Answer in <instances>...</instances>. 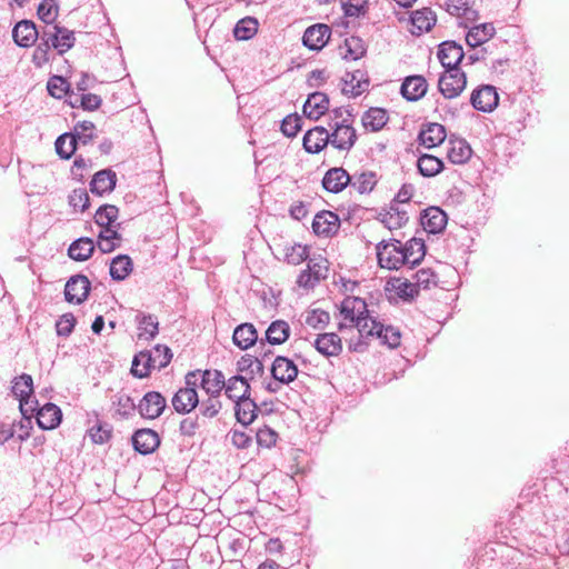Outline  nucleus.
I'll use <instances>...</instances> for the list:
<instances>
[{"label": "nucleus", "mask_w": 569, "mask_h": 569, "mask_svg": "<svg viewBox=\"0 0 569 569\" xmlns=\"http://www.w3.org/2000/svg\"><path fill=\"white\" fill-rule=\"evenodd\" d=\"M38 32L39 42L32 53V62L37 68H42L50 61V49L63 54L74 46V32L64 27L48 24Z\"/></svg>", "instance_id": "nucleus-1"}, {"label": "nucleus", "mask_w": 569, "mask_h": 569, "mask_svg": "<svg viewBox=\"0 0 569 569\" xmlns=\"http://www.w3.org/2000/svg\"><path fill=\"white\" fill-rule=\"evenodd\" d=\"M172 359L170 348L163 345H157L149 351H141L133 357L131 373L137 378L147 377L152 369L161 370L167 367Z\"/></svg>", "instance_id": "nucleus-2"}, {"label": "nucleus", "mask_w": 569, "mask_h": 569, "mask_svg": "<svg viewBox=\"0 0 569 569\" xmlns=\"http://www.w3.org/2000/svg\"><path fill=\"white\" fill-rule=\"evenodd\" d=\"M200 370L190 371L184 378V388H180L172 398V406L178 413H189L198 403L197 387L199 386Z\"/></svg>", "instance_id": "nucleus-3"}, {"label": "nucleus", "mask_w": 569, "mask_h": 569, "mask_svg": "<svg viewBox=\"0 0 569 569\" xmlns=\"http://www.w3.org/2000/svg\"><path fill=\"white\" fill-rule=\"evenodd\" d=\"M403 257L405 256L401 251V242L399 240H382L377 244V258L381 268L398 270L405 266Z\"/></svg>", "instance_id": "nucleus-4"}, {"label": "nucleus", "mask_w": 569, "mask_h": 569, "mask_svg": "<svg viewBox=\"0 0 569 569\" xmlns=\"http://www.w3.org/2000/svg\"><path fill=\"white\" fill-rule=\"evenodd\" d=\"M329 127L333 129L332 133H329V142L332 147L341 151H349L355 146L357 132L349 123V119H342L333 123L329 122Z\"/></svg>", "instance_id": "nucleus-5"}, {"label": "nucleus", "mask_w": 569, "mask_h": 569, "mask_svg": "<svg viewBox=\"0 0 569 569\" xmlns=\"http://www.w3.org/2000/svg\"><path fill=\"white\" fill-rule=\"evenodd\" d=\"M466 86L467 77L461 70H446L438 82L439 91L447 99L458 97Z\"/></svg>", "instance_id": "nucleus-6"}, {"label": "nucleus", "mask_w": 569, "mask_h": 569, "mask_svg": "<svg viewBox=\"0 0 569 569\" xmlns=\"http://www.w3.org/2000/svg\"><path fill=\"white\" fill-rule=\"evenodd\" d=\"M472 107L482 112H491L499 103V96L493 86L482 84L470 97Z\"/></svg>", "instance_id": "nucleus-7"}, {"label": "nucleus", "mask_w": 569, "mask_h": 569, "mask_svg": "<svg viewBox=\"0 0 569 569\" xmlns=\"http://www.w3.org/2000/svg\"><path fill=\"white\" fill-rule=\"evenodd\" d=\"M91 289L89 279L83 274L72 276L66 283L64 297L70 303L83 302Z\"/></svg>", "instance_id": "nucleus-8"}, {"label": "nucleus", "mask_w": 569, "mask_h": 569, "mask_svg": "<svg viewBox=\"0 0 569 569\" xmlns=\"http://www.w3.org/2000/svg\"><path fill=\"white\" fill-rule=\"evenodd\" d=\"M355 326L359 331L360 339L357 342L351 343L350 349L356 352H363L368 345L362 339L376 337L378 330H381V323L372 318L368 312L360 317Z\"/></svg>", "instance_id": "nucleus-9"}, {"label": "nucleus", "mask_w": 569, "mask_h": 569, "mask_svg": "<svg viewBox=\"0 0 569 569\" xmlns=\"http://www.w3.org/2000/svg\"><path fill=\"white\" fill-rule=\"evenodd\" d=\"M438 58L446 70H460L458 66L465 59V52L455 41H445L439 46Z\"/></svg>", "instance_id": "nucleus-10"}, {"label": "nucleus", "mask_w": 569, "mask_h": 569, "mask_svg": "<svg viewBox=\"0 0 569 569\" xmlns=\"http://www.w3.org/2000/svg\"><path fill=\"white\" fill-rule=\"evenodd\" d=\"M166 406V399L160 392L149 391L140 400L138 409L143 418L156 419L161 416Z\"/></svg>", "instance_id": "nucleus-11"}, {"label": "nucleus", "mask_w": 569, "mask_h": 569, "mask_svg": "<svg viewBox=\"0 0 569 569\" xmlns=\"http://www.w3.org/2000/svg\"><path fill=\"white\" fill-rule=\"evenodd\" d=\"M331 36V29L325 23H317L307 28L303 33L302 42L310 50L322 49Z\"/></svg>", "instance_id": "nucleus-12"}, {"label": "nucleus", "mask_w": 569, "mask_h": 569, "mask_svg": "<svg viewBox=\"0 0 569 569\" xmlns=\"http://www.w3.org/2000/svg\"><path fill=\"white\" fill-rule=\"evenodd\" d=\"M339 226V217L332 211H321L315 216L312 221L313 232L320 237L333 236L338 231Z\"/></svg>", "instance_id": "nucleus-13"}, {"label": "nucleus", "mask_w": 569, "mask_h": 569, "mask_svg": "<svg viewBox=\"0 0 569 569\" xmlns=\"http://www.w3.org/2000/svg\"><path fill=\"white\" fill-rule=\"evenodd\" d=\"M351 176L342 167L329 169L322 179V187L332 193L341 192L347 186H350Z\"/></svg>", "instance_id": "nucleus-14"}, {"label": "nucleus", "mask_w": 569, "mask_h": 569, "mask_svg": "<svg viewBox=\"0 0 569 569\" xmlns=\"http://www.w3.org/2000/svg\"><path fill=\"white\" fill-rule=\"evenodd\" d=\"M271 375L279 383H290L298 376L296 363L287 357L278 356L271 367Z\"/></svg>", "instance_id": "nucleus-15"}, {"label": "nucleus", "mask_w": 569, "mask_h": 569, "mask_svg": "<svg viewBox=\"0 0 569 569\" xmlns=\"http://www.w3.org/2000/svg\"><path fill=\"white\" fill-rule=\"evenodd\" d=\"M38 31L39 29L31 20H21L14 26L12 38L19 47L29 48L38 40Z\"/></svg>", "instance_id": "nucleus-16"}, {"label": "nucleus", "mask_w": 569, "mask_h": 569, "mask_svg": "<svg viewBox=\"0 0 569 569\" xmlns=\"http://www.w3.org/2000/svg\"><path fill=\"white\" fill-rule=\"evenodd\" d=\"M329 131L323 127L309 129L303 136V148L308 153H319L330 144Z\"/></svg>", "instance_id": "nucleus-17"}, {"label": "nucleus", "mask_w": 569, "mask_h": 569, "mask_svg": "<svg viewBox=\"0 0 569 569\" xmlns=\"http://www.w3.org/2000/svg\"><path fill=\"white\" fill-rule=\"evenodd\" d=\"M420 222L427 232L436 234L446 228L447 214L439 207H429L423 210Z\"/></svg>", "instance_id": "nucleus-18"}, {"label": "nucleus", "mask_w": 569, "mask_h": 569, "mask_svg": "<svg viewBox=\"0 0 569 569\" xmlns=\"http://www.w3.org/2000/svg\"><path fill=\"white\" fill-rule=\"evenodd\" d=\"M447 137L445 126L438 122H429L422 126L418 140L428 149L441 144Z\"/></svg>", "instance_id": "nucleus-19"}, {"label": "nucleus", "mask_w": 569, "mask_h": 569, "mask_svg": "<svg viewBox=\"0 0 569 569\" xmlns=\"http://www.w3.org/2000/svg\"><path fill=\"white\" fill-rule=\"evenodd\" d=\"M328 110L329 97L320 91L310 93L303 104V113L311 120L320 119Z\"/></svg>", "instance_id": "nucleus-20"}, {"label": "nucleus", "mask_w": 569, "mask_h": 569, "mask_svg": "<svg viewBox=\"0 0 569 569\" xmlns=\"http://www.w3.org/2000/svg\"><path fill=\"white\" fill-rule=\"evenodd\" d=\"M199 386L211 397H219L226 386V379L220 370H200Z\"/></svg>", "instance_id": "nucleus-21"}, {"label": "nucleus", "mask_w": 569, "mask_h": 569, "mask_svg": "<svg viewBox=\"0 0 569 569\" xmlns=\"http://www.w3.org/2000/svg\"><path fill=\"white\" fill-rule=\"evenodd\" d=\"M340 313L345 321H349L350 326H355L360 317L368 313L367 303L358 297H347L341 302Z\"/></svg>", "instance_id": "nucleus-22"}, {"label": "nucleus", "mask_w": 569, "mask_h": 569, "mask_svg": "<svg viewBox=\"0 0 569 569\" xmlns=\"http://www.w3.org/2000/svg\"><path fill=\"white\" fill-rule=\"evenodd\" d=\"M134 449L141 455L152 453L160 445L158 433L151 429H140L132 436Z\"/></svg>", "instance_id": "nucleus-23"}, {"label": "nucleus", "mask_w": 569, "mask_h": 569, "mask_svg": "<svg viewBox=\"0 0 569 569\" xmlns=\"http://www.w3.org/2000/svg\"><path fill=\"white\" fill-rule=\"evenodd\" d=\"M428 89L427 80L422 76H409L405 78L400 92L408 101H418Z\"/></svg>", "instance_id": "nucleus-24"}, {"label": "nucleus", "mask_w": 569, "mask_h": 569, "mask_svg": "<svg viewBox=\"0 0 569 569\" xmlns=\"http://www.w3.org/2000/svg\"><path fill=\"white\" fill-rule=\"evenodd\" d=\"M36 419L41 429L51 430L60 425L62 412L57 405L48 402L37 411Z\"/></svg>", "instance_id": "nucleus-25"}, {"label": "nucleus", "mask_w": 569, "mask_h": 569, "mask_svg": "<svg viewBox=\"0 0 569 569\" xmlns=\"http://www.w3.org/2000/svg\"><path fill=\"white\" fill-rule=\"evenodd\" d=\"M313 346L325 357H336L342 351L341 338L335 332L318 335Z\"/></svg>", "instance_id": "nucleus-26"}, {"label": "nucleus", "mask_w": 569, "mask_h": 569, "mask_svg": "<svg viewBox=\"0 0 569 569\" xmlns=\"http://www.w3.org/2000/svg\"><path fill=\"white\" fill-rule=\"evenodd\" d=\"M117 183V174L111 169H102L94 173L90 182V191L98 196H103L113 191Z\"/></svg>", "instance_id": "nucleus-27"}, {"label": "nucleus", "mask_w": 569, "mask_h": 569, "mask_svg": "<svg viewBox=\"0 0 569 569\" xmlns=\"http://www.w3.org/2000/svg\"><path fill=\"white\" fill-rule=\"evenodd\" d=\"M236 418L243 427L251 425L258 417L259 408L250 396L236 401Z\"/></svg>", "instance_id": "nucleus-28"}, {"label": "nucleus", "mask_w": 569, "mask_h": 569, "mask_svg": "<svg viewBox=\"0 0 569 569\" xmlns=\"http://www.w3.org/2000/svg\"><path fill=\"white\" fill-rule=\"evenodd\" d=\"M496 33V29L492 23H481L473 26L469 29L466 34V42L472 49L482 46L490 40Z\"/></svg>", "instance_id": "nucleus-29"}, {"label": "nucleus", "mask_w": 569, "mask_h": 569, "mask_svg": "<svg viewBox=\"0 0 569 569\" xmlns=\"http://www.w3.org/2000/svg\"><path fill=\"white\" fill-rule=\"evenodd\" d=\"M226 396L234 401L241 400L250 396V385L248 377L241 375L233 376L226 381L224 386Z\"/></svg>", "instance_id": "nucleus-30"}, {"label": "nucleus", "mask_w": 569, "mask_h": 569, "mask_svg": "<svg viewBox=\"0 0 569 569\" xmlns=\"http://www.w3.org/2000/svg\"><path fill=\"white\" fill-rule=\"evenodd\" d=\"M232 340L241 350H247L258 341V332L252 323L244 322L236 327Z\"/></svg>", "instance_id": "nucleus-31"}, {"label": "nucleus", "mask_w": 569, "mask_h": 569, "mask_svg": "<svg viewBox=\"0 0 569 569\" xmlns=\"http://www.w3.org/2000/svg\"><path fill=\"white\" fill-rule=\"evenodd\" d=\"M401 251L405 256V264H410V268H413L423 259L426 246L422 239L411 238L403 247L401 246Z\"/></svg>", "instance_id": "nucleus-32"}, {"label": "nucleus", "mask_w": 569, "mask_h": 569, "mask_svg": "<svg viewBox=\"0 0 569 569\" xmlns=\"http://www.w3.org/2000/svg\"><path fill=\"white\" fill-rule=\"evenodd\" d=\"M472 150L463 139H450L447 157L455 164H463L471 157Z\"/></svg>", "instance_id": "nucleus-33"}, {"label": "nucleus", "mask_w": 569, "mask_h": 569, "mask_svg": "<svg viewBox=\"0 0 569 569\" xmlns=\"http://www.w3.org/2000/svg\"><path fill=\"white\" fill-rule=\"evenodd\" d=\"M237 369L239 372H243V377H248V381L256 377H261L264 372L262 361L258 357L251 355L242 356L237 362Z\"/></svg>", "instance_id": "nucleus-34"}, {"label": "nucleus", "mask_w": 569, "mask_h": 569, "mask_svg": "<svg viewBox=\"0 0 569 569\" xmlns=\"http://www.w3.org/2000/svg\"><path fill=\"white\" fill-rule=\"evenodd\" d=\"M378 183V177L375 171H362L351 176L350 187L360 194L370 193Z\"/></svg>", "instance_id": "nucleus-35"}, {"label": "nucleus", "mask_w": 569, "mask_h": 569, "mask_svg": "<svg viewBox=\"0 0 569 569\" xmlns=\"http://www.w3.org/2000/svg\"><path fill=\"white\" fill-rule=\"evenodd\" d=\"M473 0H445L443 7L448 13L466 20L476 18L477 12L472 9Z\"/></svg>", "instance_id": "nucleus-36"}, {"label": "nucleus", "mask_w": 569, "mask_h": 569, "mask_svg": "<svg viewBox=\"0 0 569 569\" xmlns=\"http://www.w3.org/2000/svg\"><path fill=\"white\" fill-rule=\"evenodd\" d=\"M290 336V326L284 320L272 321L266 330V341L272 346L281 345Z\"/></svg>", "instance_id": "nucleus-37"}, {"label": "nucleus", "mask_w": 569, "mask_h": 569, "mask_svg": "<svg viewBox=\"0 0 569 569\" xmlns=\"http://www.w3.org/2000/svg\"><path fill=\"white\" fill-rule=\"evenodd\" d=\"M94 251V243L90 238L82 237L74 240L69 249L68 254L72 260L84 261L91 257Z\"/></svg>", "instance_id": "nucleus-38"}, {"label": "nucleus", "mask_w": 569, "mask_h": 569, "mask_svg": "<svg viewBox=\"0 0 569 569\" xmlns=\"http://www.w3.org/2000/svg\"><path fill=\"white\" fill-rule=\"evenodd\" d=\"M133 269L132 260L127 254H119L110 262V277L116 281L124 280Z\"/></svg>", "instance_id": "nucleus-39"}, {"label": "nucleus", "mask_w": 569, "mask_h": 569, "mask_svg": "<svg viewBox=\"0 0 569 569\" xmlns=\"http://www.w3.org/2000/svg\"><path fill=\"white\" fill-rule=\"evenodd\" d=\"M136 321L138 323L139 337L150 340L153 339L159 332V322L157 317L153 315H146L138 312L136 315Z\"/></svg>", "instance_id": "nucleus-40"}, {"label": "nucleus", "mask_w": 569, "mask_h": 569, "mask_svg": "<svg viewBox=\"0 0 569 569\" xmlns=\"http://www.w3.org/2000/svg\"><path fill=\"white\" fill-rule=\"evenodd\" d=\"M417 167L421 176L435 177L443 169V162L432 154H421L417 160Z\"/></svg>", "instance_id": "nucleus-41"}, {"label": "nucleus", "mask_w": 569, "mask_h": 569, "mask_svg": "<svg viewBox=\"0 0 569 569\" xmlns=\"http://www.w3.org/2000/svg\"><path fill=\"white\" fill-rule=\"evenodd\" d=\"M387 121V111L381 108H370L367 112H365L362 117L363 127L366 129H370L371 131H379L383 128Z\"/></svg>", "instance_id": "nucleus-42"}, {"label": "nucleus", "mask_w": 569, "mask_h": 569, "mask_svg": "<svg viewBox=\"0 0 569 569\" xmlns=\"http://www.w3.org/2000/svg\"><path fill=\"white\" fill-rule=\"evenodd\" d=\"M388 286H391L395 293L405 301H411L419 292L416 283L407 279H392L388 281Z\"/></svg>", "instance_id": "nucleus-43"}, {"label": "nucleus", "mask_w": 569, "mask_h": 569, "mask_svg": "<svg viewBox=\"0 0 569 569\" xmlns=\"http://www.w3.org/2000/svg\"><path fill=\"white\" fill-rule=\"evenodd\" d=\"M31 429V419L22 417L18 423L12 422L8 430L2 428V442L13 437H17L20 441H23L29 438Z\"/></svg>", "instance_id": "nucleus-44"}, {"label": "nucleus", "mask_w": 569, "mask_h": 569, "mask_svg": "<svg viewBox=\"0 0 569 569\" xmlns=\"http://www.w3.org/2000/svg\"><path fill=\"white\" fill-rule=\"evenodd\" d=\"M411 23L419 31H429L436 23V14L429 8L416 10L411 14Z\"/></svg>", "instance_id": "nucleus-45"}, {"label": "nucleus", "mask_w": 569, "mask_h": 569, "mask_svg": "<svg viewBox=\"0 0 569 569\" xmlns=\"http://www.w3.org/2000/svg\"><path fill=\"white\" fill-rule=\"evenodd\" d=\"M258 31V21L256 18L246 17L239 20L233 29L234 38L238 40H249Z\"/></svg>", "instance_id": "nucleus-46"}, {"label": "nucleus", "mask_w": 569, "mask_h": 569, "mask_svg": "<svg viewBox=\"0 0 569 569\" xmlns=\"http://www.w3.org/2000/svg\"><path fill=\"white\" fill-rule=\"evenodd\" d=\"M347 76H350V81L346 80V87L342 89L343 92L357 97L367 90L369 81L367 79L363 80V73L360 70L348 73Z\"/></svg>", "instance_id": "nucleus-47"}, {"label": "nucleus", "mask_w": 569, "mask_h": 569, "mask_svg": "<svg viewBox=\"0 0 569 569\" xmlns=\"http://www.w3.org/2000/svg\"><path fill=\"white\" fill-rule=\"evenodd\" d=\"M92 442L98 445L107 443L112 436V426L97 419L96 423L88 431Z\"/></svg>", "instance_id": "nucleus-48"}, {"label": "nucleus", "mask_w": 569, "mask_h": 569, "mask_svg": "<svg viewBox=\"0 0 569 569\" xmlns=\"http://www.w3.org/2000/svg\"><path fill=\"white\" fill-rule=\"evenodd\" d=\"M11 392L14 399L18 401H20V399H24L26 397L32 396L33 382L31 376L22 375L19 378H16L11 388Z\"/></svg>", "instance_id": "nucleus-49"}, {"label": "nucleus", "mask_w": 569, "mask_h": 569, "mask_svg": "<svg viewBox=\"0 0 569 569\" xmlns=\"http://www.w3.org/2000/svg\"><path fill=\"white\" fill-rule=\"evenodd\" d=\"M56 151L62 159H69L77 150V141L71 133L67 132L56 140Z\"/></svg>", "instance_id": "nucleus-50"}, {"label": "nucleus", "mask_w": 569, "mask_h": 569, "mask_svg": "<svg viewBox=\"0 0 569 569\" xmlns=\"http://www.w3.org/2000/svg\"><path fill=\"white\" fill-rule=\"evenodd\" d=\"M416 286L418 289H430L431 287H436L438 284L439 278L437 273L431 268H421L415 272L412 276Z\"/></svg>", "instance_id": "nucleus-51"}, {"label": "nucleus", "mask_w": 569, "mask_h": 569, "mask_svg": "<svg viewBox=\"0 0 569 569\" xmlns=\"http://www.w3.org/2000/svg\"><path fill=\"white\" fill-rule=\"evenodd\" d=\"M307 270L313 276L318 282L326 279L329 271V262L322 256L308 258Z\"/></svg>", "instance_id": "nucleus-52"}, {"label": "nucleus", "mask_w": 569, "mask_h": 569, "mask_svg": "<svg viewBox=\"0 0 569 569\" xmlns=\"http://www.w3.org/2000/svg\"><path fill=\"white\" fill-rule=\"evenodd\" d=\"M94 129H96V126L93 122L81 121L74 126L73 131L70 133L72 134V137H74L77 143L80 142L82 144H88L94 138V133H93Z\"/></svg>", "instance_id": "nucleus-53"}, {"label": "nucleus", "mask_w": 569, "mask_h": 569, "mask_svg": "<svg viewBox=\"0 0 569 569\" xmlns=\"http://www.w3.org/2000/svg\"><path fill=\"white\" fill-rule=\"evenodd\" d=\"M119 214V209L113 204H103L101 206L96 214L94 221L100 227L112 226V223L117 220Z\"/></svg>", "instance_id": "nucleus-54"}, {"label": "nucleus", "mask_w": 569, "mask_h": 569, "mask_svg": "<svg viewBox=\"0 0 569 569\" xmlns=\"http://www.w3.org/2000/svg\"><path fill=\"white\" fill-rule=\"evenodd\" d=\"M69 82L60 76H53L48 80L47 90L56 99H62L69 93Z\"/></svg>", "instance_id": "nucleus-55"}, {"label": "nucleus", "mask_w": 569, "mask_h": 569, "mask_svg": "<svg viewBox=\"0 0 569 569\" xmlns=\"http://www.w3.org/2000/svg\"><path fill=\"white\" fill-rule=\"evenodd\" d=\"M58 16V6L56 0H42L38 7V17L44 22V26L54 24Z\"/></svg>", "instance_id": "nucleus-56"}, {"label": "nucleus", "mask_w": 569, "mask_h": 569, "mask_svg": "<svg viewBox=\"0 0 569 569\" xmlns=\"http://www.w3.org/2000/svg\"><path fill=\"white\" fill-rule=\"evenodd\" d=\"M346 59L357 60L366 53L363 41L359 37H350L345 40Z\"/></svg>", "instance_id": "nucleus-57"}, {"label": "nucleus", "mask_w": 569, "mask_h": 569, "mask_svg": "<svg viewBox=\"0 0 569 569\" xmlns=\"http://www.w3.org/2000/svg\"><path fill=\"white\" fill-rule=\"evenodd\" d=\"M112 405L116 408V412L126 418L131 416L137 408L131 397L124 393L116 395Z\"/></svg>", "instance_id": "nucleus-58"}, {"label": "nucleus", "mask_w": 569, "mask_h": 569, "mask_svg": "<svg viewBox=\"0 0 569 569\" xmlns=\"http://www.w3.org/2000/svg\"><path fill=\"white\" fill-rule=\"evenodd\" d=\"M376 338L389 348H397L400 345V331L391 326L385 327L381 323V330H378Z\"/></svg>", "instance_id": "nucleus-59"}, {"label": "nucleus", "mask_w": 569, "mask_h": 569, "mask_svg": "<svg viewBox=\"0 0 569 569\" xmlns=\"http://www.w3.org/2000/svg\"><path fill=\"white\" fill-rule=\"evenodd\" d=\"M330 321L329 312L321 309H312L307 313L306 323L313 329H322Z\"/></svg>", "instance_id": "nucleus-60"}, {"label": "nucleus", "mask_w": 569, "mask_h": 569, "mask_svg": "<svg viewBox=\"0 0 569 569\" xmlns=\"http://www.w3.org/2000/svg\"><path fill=\"white\" fill-rule=\"evenodd\" d=\"M302 119L297 114L287 116L281 122V131L288 138H293L301 130Z\"/></svg>", "instance_id": "nucleus-61"}, {"label": "nucleus", "mask_w": 569, "mask_h": 569, "mask_svg": "<svg viewBox=\"0 0 569 569\" xmlns=\"http://www.w3.org/2000/svg\"><path fill=\"white\" fill-rule=\"evenodd\" d=\"M347 17H359L366 13L368 0H340Z\"/></svg>", "instance_id": "nucleus-62"}, {"label": "nucleus", "mask_w": 569, "mask_h": 569, "mask_svg": "<svg viewBox=\"0 0 569 569\" xmlns=\"http://www.w3.org/2000/svg\"><path fill=\"white\" fill-rule=\"evenodd\" d=\"M69 204L76 210L84 211L90 206L89 194L84 189L73 190L69 196Z\"/></svg>", "instance_id": "nucleus-63"}, {"label": "nucleus", "mask_w": 569, "mask_h": 569, "mask_svg": "<svg viewBox=\"0 0 569 569\" xmlns=\"http://www.w3.org/2000/svg\"><path fill=\"white\" fill-rule=\"evenodd\" d=\"M308 258V248L301 244H296L291 247L286 253V260L288 261V263L293 266L300 264Z\"/></svg>", "instance_id": "nucleus-64"}]
</instances>
